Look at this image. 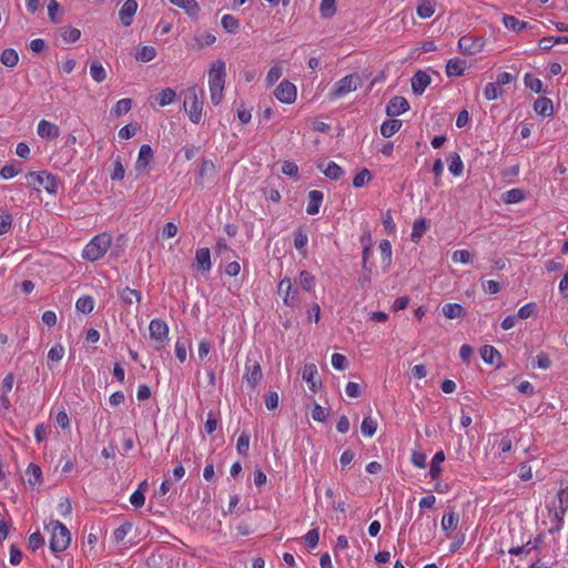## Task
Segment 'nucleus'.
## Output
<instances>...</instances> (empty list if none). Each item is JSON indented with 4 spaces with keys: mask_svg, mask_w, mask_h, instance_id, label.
Masks as SVG:
<instances>
[{
    "mask_svg": "<svg viewBox=\"0 0 568 568\" xmlns=\"http://www.w3.org/2000/svg\"><path fill=\"white\" fill-rule=\"evenodd\" d=\"M204 103V90L196 85L190 87L184 92V110L191 122L197 124L202 119Z\"/></svg>",
    "mask_w": 568,
    "mask_h": 568,
    "instance_id": "nucleus-1",
    "label": "nucleus"
},
{
    "mask_svg": "<svg viewBox=\"0 0 568 568\" xmlns=\"http://www.w3.org/2000/svg\"><path fill=\"white\" fill-rule=\"evenodd\" d=\"M51 531L50 537V549L52 552H62L64 551L71 541V535L65 525L60 523L59 520H51L47 526Z\"/></svg>",
    "mask_w": 568,
    "mask_h": 568,
    "instance_id": "nucleus-2",
    "label": "nucleus"
},
{
    "mask_svg": "<svg viewBox=\"0 0 568 568\" xmlns=\"http://www.w3.org/2000/svg\"><path fill=\"white\" fill-rule=\"evenodd\" d=\"M111 236L108 233L95 235L83 248L82 257L94 262L102 258L111 246Z\"/></svg>",
    "mask_w": 568,
    "mask_h": 568,
    "instance_id": "nucleus-3",
    "label": "nucleus"
},
{
    "mask_svg": "<svg viewBox=\"0 0 568 568\" xmlns=\"http://www.w3.org/2000/svg\"><path fill=\"white\" fill-rule=\"evenodd\" d=\"M26 179L29 186L40 185L50 194H57L58 192L57 178L52 173L32 171L26 175Z\"/></svg>",
    "mask_w": 568,
    "mask_h": 568,
    "instance_id": "nucleus-4",
    "label": "nucleus"
},
{
    "mask_svg": "<svg viewBox=\"0 0 568 568\" xmlns=\"http://www.w3.org/2000/svg\"><path fill=\"white\" fill-rule=\"evenodd\" d=\"M361 83L362 80L358 74H347L334 84L331 97L334 99L342 98L347 93L355 91Z\"/></svg>",
    "mask_w": 568,
    "mask_h": 568,
    "instance_id": "nucleus-5",
    "label": "nucleus"
},
{
    "mask_svg": "<svg viewBox=\"0 0 568 568\" xmlns=\"http://www.w3.org/2000/svg\"><path fill=\"white\" fill-rule=\"evenodd\" d=\"M277 292L283 295V303L288 307H294L300 302V290L294 286L290 277L280 281Z\"/></svg>",
    "mask_w": 568,
    "mask_h": 568,
    "instance_id": "nucleus-6",
    "label": "nucleus"
},
{
    "mask_svg": "<svg viewBox=\"0 0 568 568\" xmlns=\"http://www.w3.org/2000/svg\"><path fill=\"white\" fill-rule=\"evenodd\" d=\"M484 40L480 37H474V36H463L458 40V49L464 54H476L480 52L484 48Z\"/></svg>",
    "mask_w": 568,
    "mask_h": 568,
    "instance_id": "nucleus-7",
    "label": "nucleus"
},
{
    "mask_svg": "<svg viewBox=\"0 0 568 568\" xmlns=\"http://www.w3.org/2000/svg\"><path fill=\"white\" fill-rule=\"evenodd\" d=\"M225 62L217 60L214 62L209 72V87L212 88H224L225 83Z\"/></svg>",
    "mask_w": 568,
    "mask_h": 568,
    "instance_id": "nucleus-8",
    "label": "nucleus"
},
{
    "mask_svg": "<svg viewBox=\"0 0 568 568\" xmlns=\"http://www.w3.org/2000/svg\"><path fill=\"white\" fill-rule=\"evenodd\" d=\"M275 98L283 103H293L296 99V87L287 81H282L274 90Z\"/></svg>",
    "mask_w": 568,
    "mask_h": 568,
    "instance_id": "nucleus-9",
    "label": "nucleus"
},
{
    "mask_svg": "<svg viewBox=\"0 0 568 568\" xmlns=\"http://www.w3.org/2000/svg\"><path fill=\"white\" fill-rule=\"evenodd\" d=\"M150 337L161 344L168 339L169 326L160 318H154L149 325Z\"/></svg>",
    "mask_w": 568,
    "mask_h": 568,
    "instance_id": "nucleus-10",
    "label": "nucleus"
},
{
    "mask_svg": "<svg viewBox=\"0 0 568 568\" xmlns=\"http://www.w3.org/2000/svg\"><path fill=\"white\" fill-rule=\"evenodd\" d=\"M409 109L408 101L400 95L393 97L386 105V114L390 118L403 114Z\"/></svg>",
    "mask_w": 568,
    "mask_h": 568,
    "instance_id": "nucleus-11",
    "label": "nucleus"
},
{
    "mask_svg": "<svg viewBox=\"0 0 568 568\" xmlns=\"http://www.w3.org/2000/svg\"><path fill=\"white\" fill-rule=\"evenodd\" d=\"M316 168L324 173L326 178L333 181L339 180L344 175V170L333 161L325 163L324 160L317 162Z\"/></svg>",
    "mask_w": 568,
    "mask_h": 568,
    "instance_id": "nucleus-12",
    "label": "nucleus"
},
{
    "mask_svg": "<svg viewBox=\"0 0 568 568\" xmlns=\"http://www.w3.org/2000/svg\"><path fill=\"white\" fill-rule=\"evenodd\" d=\"M193 267L202 273H206L211 270V252L207 247H201L196 250Z\"/></svg>",
    "mask_w": 568,
    "mask_h": 568,
    "instance_id": "nucleus-13",
    "label": "nucleus"
},
{
    "mask_svg": "<svg viewBox=\"0 0 568 568\" xmlns=\"http://www.w3.org/2000/svg\"><path fill=\"white\" fill-rule=\"evenodd\" d=\"M245 368H246L245 377H246L247 384L252 388H255L256 385L261 382V379L263 377L261 365L256 361L251 363V361L248 359L246 362Z\"/></svg>",
    "mask_w": 568,
    "mask_h": 568,
    "instance_id": "nucleus-14",
    "label": "nucleus"
},
{
    "mask_svg": "<svg viewBox=\"0 0 568 568\" xmlns=\"http://www.w3.org/2000/svg\"><path fill=\"white\" fill-rule=\"evenodd\" d=\"M317 376V367L315 364H306L303 368L302 377L308 384L312 392H317L322 386V382Z\"/></svg>",
    "mask_w": 568,
    "mask_h": 568,
    "instance_id": "nucleus-15",
    "label": "nucleus"
},
{
    "mask_svg": "<svg viewBox=\"0 0 568 568\" xmlns=\"http://www.w3.org/2000/svg\"><path fill=\"white\" fill-rule=\"evenodd\" d=\"M138 10V2L135 0H126L119 12V18L124 27H130L133 17Z\"/></svg>",
    "mask_w": 568,
    "mask_h": 568,
    "instance_id": "nucleus-16",
    "label": "nucleus"
},
{
    "mask_svg": "<svg viewBox=\"0 0 568 568\" xmlns=\"http://www.w3.org/2000/svg\"><path fill=\"white\" fill-rule=\"evenodd\" d=\"M430 83V77L425 71L418 70L412 78V90L416 95L424 93Z\"/></svg>",
    "mask_w": 568,
    "mask_h": 568,
    "instance_id": "nucleus-17",
    "label": "nucleus"
},
{
    "mask_svg": "<svg viewBox=\"0 0 568 568\" xmlns=\"http://www.w3.org/2000/svg\"><path fill=\"white\" fill-rule=\"evenodd\" d=\"M535 112L542 116L549 118L554 114V104L549 98L540 97L534 102Z\"/></svg>",
    "mask_w": 568,
    "mask_h": 568,
    "instance_id": "nucleus-18",
    "label": "nucleus"
},
{
    "mask_svg": "<svg viewBox=\"0 0 568 568\" xmlns=\"http://www.w3.org/2000/svg\"><path fill=\"white\" fill-rule=\"evenodd\" d=\"M118 295L125 306H130L134 302L139 304L142 300L141 292L130 287L118 290Z\"/></svg>",
    "mask_w": 568,
    "mask_h": 568,
    "instance_id": "nucleus-19",
    "label": "nucleus"
},
{
    "mask_svg": "<svg viewBox=\"0 0 568 568\" xmlns=\"http://www.w3.org/2000/svg\"><path fill=\"white\" fill-rule=\"evenodd\" d=\"M38 134L42 139H55L59 136L60 130L55 124L41 120L38 124Z\"/></svg>",
    "mask_w": 568,
    "mask_h": 568,
    "instance_id": "nucleus-20",
    "label": "nucleus"
},
{
    "mask_svg": "<svg viewBox=\"0 0 568 568\" xmlns=\"http://www.w3.org/2000/svg\"><path fill=\"white\" fill-rule=\"evenodd\" d=\"M152 159H153L152 148L149 144L141 145L140 151H139V156L135 162V169L138 171L145 169L151 163Z\"/></svg>",
    "mask_w": 568,
    "mask_h": 568,
    "instance_id": "nucleus-21",
    "label": "nucleus"
},
{
    "mask_svg": "<svg viewBox=\"0 0 568 568\" xmlns=\"http://www.w3.org/2000/svg\"><path fill=\"white\" fill-rule=\"evenodd\" d=\"M324 194L318 190H313L308 193V204L306 207V212L310 215H315L320 211V206L323 202Z\"/></svg>",
    "mask_w": 568,
    "mask_h": 568,
    "instance_id": "nucleus-22",
    "label": "nucleus"
},
{
    "mask_svg": "<svg viewBox=\"0 0 568 568\" xmlns=\"http://www.w3.org/2000/svg\"><path fill=\"white\" fill-rule=\"evenodd\" d=\"M428 227H429V223L425 217H419V219L415 220L413 223V231L410 234V240L414 243H418Z\"/></svg>",
    "mask_w": 568,
    "mask_h": 568,
    "instance_id": "nucleus-23",
    "label": "nucleus"
},
{
    "mask_svg": "<svg viewBox=\"0 0 568 568\" xmlns=\"http://www.w3.org/2000/svg\"><path fill=\"white\" fill-rule=\"evenodd\" d=\"M480 356L487 364H494L497 362V366H500L501 354L491 345H485L480 349Z\"/></svg>",
    "mask_w": 568,
    "mask_h": 568,
    "instance_id": "nucleus-24",
    "label": "nucleus"
},
{
    "mask_svg": "<svg viewBox=\"0 0 568 568\" xmlns=\"http://www.w3.org/2000/svg\"><path fill=\"white\" fill-rule=\"evenodd\" d=\"M466 62L458 59H449L446 64V73L448 77H460L465 72Z\"/></svg>",
    "mask_w": 568,
    "mask_h": 568,
    "instance_id": "nucleus-25",
    "label": "nucleus"
},
{
    "mask_svg": "<svg viewBox=\"0 0 568 568\" xmlns=\"http://www.w3.org/2000/svg\"><path fill=\"white\" fill-rule=\"evenodd\" d=\"M564 490L558 493L559 503H560V511L555 513V525L549 529V534L554 535L558 532L562 528L564 524V514L566 513V508L564 507Z\"/></svg>",
    "mask_w": 568,
    "mask_h": 568,
    "instance_id": "nucleus-26",
    "label": "nucleus"
},
{
    "mask_svg": "<svg viewBox=\"0 0 568 568\" xmlns=\"http://www.w3.org/2000/svg\"><path fill=\"white\" fill-rule=\"evenodd\" d=\"M170 2L184 9L190 17H196L200 12V6L196 0H170Z\"/></svg>",
    "mask_w": 568,
    "mask_h": 568,
    "instance_id": "nucleus-27",
    "label": "nucleus"
},
{
    "mask_svg": "<svg viewBox=\"0 0 568 568\" xmlns=\"http://www.w3.org/2000/svg\"><path fill=\"white\" fill-rule=\"evenodd\" d=\"M503 22L508 30L514 32H521L523 30L529 28V23L526 21H520L514 16L505 14L503 18Z\"/></svg>",
    "mask_w": 568,
    "mask_h": 568,
    "instance_id": "nucleus-28",
    "label": "nucleus"
},
{
    "mask_svg": "<svg viewBox=\"0 0 568 568\" xmlns=\"http://www.w3.org/2000/svg\"><path fill=\"white\" fill-rule=\"evenodd\" d=\"M445 460V453L443 450L437 452L432 462L429 476L432 479H437L442 474V463Z\"/></svg>",
    "mask_w": 568,
    "mask_h": 568,
    "instance_id": "nucleus-29",
    "label": "nucleus"
},
{
    "mask_svg": "<svg viewBox=\"0 0 568 568\" xmlns=\"http://www.w3.org/2000/svg\"><path fill=\"white\" fill-rule=\"evenodd\" d=\"M402 128V121L397 119H390L381 125V133L384 138H390Z\"/></svg>",
    "mask_w": 568,
    "mask_h": 568,
    "instance_id": "nucleus-30",
    "label": "nucleus"
},
{
    "mask_svg": "<svg viewBox=\"0 0 568 568\" xmlns=\"http://www.w3.org/2000/svg\"><path fill=\"white\" fill-rule=\"evenodd\" d=\"M0 62L8 68H14L19 62V54L14 49H4L0 54Z\"/></svg>",
    "mask_w": 568,
    "mask_h": 568,
    "instance_id": "nucleus-31",
    "label": "nucleus"
},
{
    "mask_svg": "<svg viewBox=\"0 0 568 568\" xmlns=\"http://www.w3.org/2000/svg\"><path fill=\"white\" fill-rule=\"evenodd\" d=\"M90 74L92 79L98 83H101L106 79V71L99 60L91 61Z\"/></svg>",
    "mask_w": 568,
    "mask_h": 568,
    "instance_id": "nucleus-32",
    "label": "nucleus"
},
{
    "mask_svg": "<svg viewBox=\"0 0 568 568\" xmlns=\"http://www.w3.org/2000/svg\"><path fill=\"white\" fill-rule=\"evenodd\" d=\"M443 314L449 318H458L465 315V310L460 304L448 303L443 306Z\"/></svg>",
    "mask_w": 568,
    "mask_h": 568,
    "instance_id": "nucleus-33",
    "label": "nucleus"
},
{
    "mask_svg": "<svg viewBox=\"0 0 568 568\" xmlns=\"http://www.w3.org/2000/svg\"><path fill=\"white\" fill-rule=\"evenodd\" d=\"M156 57V50L151 45L140 47L135 53V59L141 62H150Z\"/></svg>",
    "mask_w": 568,
    "mask_h": 568,
    "instance_id": "nucleus-34",
    "label": "nucleus"
},
{
    "mask_svg": "<svg viewBox=\"0 0 568 568\" xmlns=\"http://www.w3.org/2000/svg\"><path fill=\"white\" fill-rule=\"evenodd\" d=\"M447 160L449 163V171L455 176H458L463 173L464 164L463 161L457 152H453L448 155Z\"/></svg>",
    "mask_w": 568,
    "mask_h": 568,
    "instance_id": "nucleus-35",
    "label": "nucleus"
},
{
    "mask_svg": "<svg viewBox=\"0 0 568 568\" xmlns=\"http://www.w3.org/2000/svg\"><path fill=\"white\" fill-rule=\"evenodd\" d=\"M300 284L304 291L312 292L315 287V276L311 272L303 270L300 272Z\"/></svg>",
    "mask_w": 568,
    "mask_h": 568,
    "instance_id": "nucleus-36",
    "label": "nucleus"
},
{
    "mask_svg": "<svg viewBox=\"0 0 568 568\" xmlns=\"http://www.w3.org/2000/svg\"><path fill=\"white\" fill-rule=\"evenodd\" d=\"M503 200L507 204L519 203L525 200V192L521 189H511L504 193Z\"/></svg>",
    "mask_w": 568,
    "mask_h": 568,
    "instance_id": "nucleus-37",
    "label": "nucleus"
},
{
    "mask_svg": "<svg viewBox=\"0 0 568 568\" xmlns=\"http://www.w3.org/2000/svg\"><path fill=\"white\" fill-rule=\"evenodd\" d=\"M223 29L229 33H235L240 28L239 20L232 14H224L221 20Z\"/></svg>",
    "mask_w": 568,
    "mask_h": 568,
    "instance_id": "nucleus-38",
    "label": "nucleus"
},
{
    "mask_svg": "<svg viewBox=\"0 0 568 568\" xmlns=\"http://www.w3.org/2000/svg\"><path fill=\"white\" fill-rule=\"evenodd\" d=\"M93 306H94V301L89 295L81 296L80 298H78V301L75 303L77 311H79L83 314L91 313L93 311Z\"/></svg>",
    "mask_w": 568,
    "mask_h": 568,
    "instance_id": "nucleus-39",
    "label": "nucleus"
},
{
    "mask_svg": "<svg viewBox=\"0 0 568 568\" xmlns=\"http://www.w3.org/2000/svg\"><path fill=\"white\" fill-rule=\"evenodd\" d=\"M372 173L368 169H362L353 179V186L361 189L372 180Z\"/></svg>",
    "mask_w": 568,
    "mask_h": 568,
    "instance_id": "nucleus-40",
    "label": "nucleus"
},
{
    "mask_svg": "<svg viewBox=\"0 0 568 568\" xmlns=\"http://www.w3.org/2000/svg\"><path fill=\"white\" fill-rule=\"evenodd\" d=\"M458 516L454 511H449L445 514L442 518V528L445 531L454 530L456 529L458 525Z\"/></svg>",
    "mask_w": 568,
    "mask_h": 568,
    "instance_id": "nucleus-41",
    "label": "nucleus"
},
{
    "mask_svg": "<svg viewBox=\"0 0 568 568\" xmlns=\"http://www.w3.org/2000/svg\"><path fill=\"white\" fill-rule=\"evenodd\" d=\"M176 93L171 88L163 89L158 95L156 101L161 106H165L174 101Z\"/></svg>",
    "mask_w": 568,
    "mask_h": 568,
    "instance_id": "nucleus-42",
    "label": "nucleus"
},
{
    "mask_svg": "<svg viewBox=\"0 0 568 568\" xmlns=\"http://www.w3.org/2000/svg\"><path fill=\"white\" fill-rule=\"evenodd\" d=\"M503 94V89L495 82H489L484 89V95L488 101L496 100Z\"/></svg>",
    "mask_w": 568,
    "mask_h": 568,
    "instance_id": "nucleus-43",
    "label": "nucleus"
},
{
    "mask_svg": "<svg viewBox=\"0 0 568 568\" xmlns=\"http://www.w3.org/2000/svg\"><path fill=\"white\" fill-rule=\"evenodd\" d=\"M132 108V100L131 99H121L119 100L115 105L112 109V113L116 116H121L125 113H128Z\"/></svg>",
    "mask_w": 568,
    "mask_h": 568,
    "instance_id": "nucleus-44",
    "label": "nucleus"
},
{
    "mask_svg": "<svg viewBox=\"0 0 568 568\" xmlns=\"http://www.w3.org/2000/svg\"><path fill=\"white\" fill-rule=\"evenodd\" d=\"M525 85L536 93L544 92L542 82L531 73H526L524 78Z\"/></svg>",
    "mask_w": 568,
    "mask_h": 568,
    "instance_id": "nucleus-45",
    "label": "nucleus"
},
{
    "mask_svg": "<svg viewBox=\"0 0 568 568\" xmlns=\"http://www.w3.org/2000/svg\"><path fill=\"white\" fill-rule=\"evenodd\" d=\"M416 12L419 18L427 19L434 14L435 8L429 0H425L420 4H418Z\"/></svg>",
    "mask_w": 568,
    "mask_h": 568,
    "instance_id": "nucleus-46",
    "label": "nucleus"
},
{
    "mask_svg": "<svg viewBox=\"0 0 568 568\" xmlns=\"http://www.w3.org/2000/svg\"><path fill=\"white\" fill-rule=\"evenodd\" d=\"M320 11L323 18H332L336 12L335 0H322Z\"/></svg>",
    "mask_w": 568,
    "mask_h": 568,
    "instance_id": "nucleus-47",
    "label": "nucleus"
},
{
    "mask_svg": "<svg viewBox=\"0 0 568 568\" xmlns=\"http://www.w3.org/2000/svg\"><path fill=\"white\" fill-rule=\"evenodd\" d=\"M61 37L67 43H74L80 39L81 31L77 28H63Z\"/></svg>",
    "mask_w": 568,
    "mask_h": 568,
    "instance_id": "nucleus-48",
    "label": "nucleus"
},
{
    "mask_svg": "<svg viewBox=\"0 0 568 568\" xmlns=\"http://www.w3.org/2000/svg\"><path fill=\"white\" fill-rule=\"evenodd\" d=\"M377 429V424L371 417H365L361 425V432L367 437H372Z\"/></svg>",
    "mask_w": 568,
    "mask_h": 568,
    "instance_id": "nucleus-49",
    "label": "nucleus"
},
{
    "mask_svg": "<svg viewBox=\"0 0 568 568\" xmlns=\"http://www.w3.org/2000/svg\"><path fill=\"white\" fill-rule=\"evenodd\" d=\"M132 528V524L130 521H125L123 523L121 526H119L114 531H113V539L116 541V542H121L124 540V538L126 537V535L129 534V531L131 530Z\"/></svg>",
    "mask_w": 568,
    "mask_h": 568,
    "instance_id": "nucleus-50",
    "label": "nucleus"
},
{
    "mask_svg": "<svg viewBox=\"0 0 568 568\" xmlns=\"http://www.w3.org/2000/svg\"><path fill=\"white\" fill-rule=\"evenodd\" d=\"M250 448V435L242 433L237 439L236 449L240 455L246 456Z\"/></svg>",
    "mask_w": 568,
    "mask_h": 568,
    "instance_id": "nucleus-51",
    "label": "nucleus"
},
{
    "mask_svg": "<svg viewBox=\"0 0 568 568\" xmlns=\"http://www.w3.org/2000/svg\"><path fill=\"white\" fill-rule=\"evenodd\" d=\"M44 545V538L42 537V535L37 531V532H33L29 536V539H28V548L31 550V551H36L38 550L40 547H42Z\"/></svg>",
    "mask_w": 568,
    "mask_h": 568,
    "instance_id": "nucleus-52",
    "label": "nucleus"
},
{
    "mask_svg": "<svg viewBox=\"0 0 568 568\" xmlns=\"http://www.w3.org/2000/svg\"><path fill=\"white\" fill-rule=\"evenodd\" d=\"M307 234L302 229H297L294 232V246L296 247V250L302 251L303 248H305V246L307 245Z\"/></svg>",
    "mask_w": 568,
    "mask_h": 568,
    "instance_id": "nucleus-53",
    "label": "nucleus"
},
{
    "mask_svg": "<svg viewBox=\"0 0 568 568\" xmlns=\"http://www.w3.org/2000/svg\"><path fill=\"white\" fill-rule=\"evenodd\" d=\"M215 172V165L213 161L209 159H202L200 170H199V178L203 180L206 175L212 174Z\"/></svg>",
    "mask_w": 568,
    "mask_h": 568,
    "instance_id": "nucleus-54",
    "label": "nucleus"
},
{
    "mask_svg": "<svg viewBox=\"0 0 568 568\" xmlns=\"http://www.w3.org/2000/svg\"><path fill=\"white\" fill-rule=\"evenodd\" d=\"M27 473L31 475L32 477L29 478L30 485H36L41 481L42 471L41 468L36 464H30L28 467Z\"/></svg>",
    "mask_w": 568,
    "mask_h": 568,
    "instance_id": "nucleus-55",
    "label": "nucleus"
},
{
    "mask_svg": "<svg viewBox=\"0 0 568 568\" xmlns=\"http://www.w3.org/2000/svg\"><path fill=\"white\" fill-rule=\"evenodd\" d=\"M332 365L337 371H344L348 366V361L343 354L334 353L332 355Z\"/></svg>",
    "mask_w": 568,
    "mask_h": 568,
    "instance_id": "nucleus-56",
    "label": "nucleus"
},
{
    "mask_svg": "<svg viewBox=\"0 0 568 568\" xmlns=\"http://www.w3.org/2000/svg\"><path fill=\"white\" fill-rule=\"evenodd\" d=\"M61 10L60 3L57 0H50L48 3V16L49 19L57 23L59 22L60 18L58 17V12Z\"/></svg>",
    "mask_w": 568,
    "mask_h": 568,
    "instance_id": "nucleus-57",
    "label": "nucleus"
},
{
    "mask_svg": "<svg viewBox=\"0 0 568 568\" xmlns=\"http://www.w3.org/2000/svg\"><path fill=\"white\" fill-rule=\"evenodd\" d=\"M12 224V215L8 212L0 213V235L6 234Z\"/></svg>",
    "mask_w": 568,
    "mask_h": 568,
    "instance_id": "nucleus-58",
    "label": "nucleus"
},
{
    "mask_svg": "<svg viewBox=\"0 0 568 568\" xmlns=\"http://www.w3.org/2000/svg\"><path fill=\"white\" fill-rule=\"evenodd\" d=\"M304 540L310 548H315L320 540L318 528L311 529L305 536Z\"/></svg>",
    "mask_w": 568,
    "mask_h": 568,
    "instance_id": "nucleus-59",
    "label": "nucleus"
},
{
    "mask_svg": "<svg viewBox=\"0 0 568 568\" xmlns=\"http://www.w3.org/2000/svg\"><path fill=\"white\" fill-rule=\"evenodd\" d=\"M124 174H125L124 166H123L120 158H118L114 161V169H113V172L111 174V180L112 181H121V180L124 179Z\"/></svg>",
    "mask_w": 568,
    "mask_h": 568,
    "instance_id": "nucleus-60",
    "label": "nucleus"
},
{
    "mask_svg": "<svg viewBox=\"0 0 568 568\" xmlns=\"http://www.w3.org/2000/svg\"><path fill=\"white\" fill-rule=\"evenodd\" d=\"M64 355V348L61 344H55L52 346L48 353V358L52 362H58L62 359Z\"/></svg>",
    "mask_w": 568,
    "mask_h": 568,
    "instance_id": "nucleus-61",
    "label": "nucleus"
},
{
    "mask_svg": "<svg viewBox=\"0 0 568 568\" xmlns=\"http://www.w3.org/2000/svg\"><path fill=\"white\" fill-rule=\"evenodd\" d=\"M265 406L268 410H274L278 406V395L276 392L268 390L265 394Z\"/></svg>",
    "mask_w": 568,
    "mask_h": 568,
    "instance_id": "nucleus-62",
    "label": "nucleus"
},
{
    "mask_svg": "<svg viewBox=\"0 0 568 568\" xmlns=\"http://www.w3.org/2000/svg\"><path fill=\"white\" fill-rule=\"evenodd\" d=\"M282 77V67L273 65L266 75V81L270 85L274 84Z\"/></svg>",
    "mask_w": 568,
    "mask_h": 568,
    "instance_id": "nucleus-63",
    "label": "nucleus"
},
{
    "mask_svg": "<svg viewBox=\"0 0 568 568\" xmlns=\"http://www.w3.org/2000/svg\"><path fill=\"white\" fill-rule=\"evenodd\" d=\"M536 307V304L532 302L521 306L517 313L518 318L526 320L530 317L535 313Z\"/></svg>",
    "mask_w": 568,
    "mask_h": 568,
    "instance_id": "nucleus-64",
    "label": "nucleus"
}]
</instances>
